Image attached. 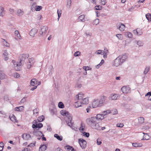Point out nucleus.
<instances>
[{
  "label": "nucleus",
  "instance_id": "f257e3e1",
  "mask_svg": "<svg viewBox=\"0 0 151 151\" xmlns=\"http://www.w3.org/2000/svg\"><path fill=\"white\" fill-rule=\"evenodd\" d=\"M102 114H98L96 117H91L86 119V122L92 128L99 130L101 129L98 123L99 119H103L104 118Z\"/></svg>",
  "mask_w": 151,
  "mask_h": 151
},
{
  "label": "nucleus",
  "instance_id": "f03ea898",
  "mask_svg": "<svg viewBox=\"0 0 151 151\" xmlns=\"http://www.w3.org/2000/svg\"><path fill=\"white\" fill-rule=\"evenodd\" d=\"M29 57V55L28 54H22L20 55L19 59L20 60L19 63L13 60L12 62L13 63V67L17 71L19 70H20L21 65L24 64L25 60Z\"/></svg>",
  "mask_w": 151,
  "mask_h": 151
},
{
  "label": "nucleus",
  "instance_id": "7ed1b4c3",
  "mask_svg": "<svg viewBox=\"0 0 151 151\" xmlns=\"http://www.w3.org/2000/svg\"><path fill=\"white\" fill-rule=\"evenodd\" d=\"M106 96H101L99 99H94L92 102V107L93 108H96L103 106L107 100Z\"/></svg>",
  "mask_w": 151,
  "mask_h": 151
},
{
  "label": "nucleus",
  "instance_id": "20e7f679",
  "mask_svg": "<svg viewBox=\"0 0 151 151\" xmlns=\"http://www.w3.org/2000/svg\"><path fill=\"white\" fill-rule=\"evenodd\" d=\"M60 114L62 115L65 116V118L67 124L69 126L73 129V123L72 122V118L71 114L65 110H62L60 111Z\"/></svg>",
  "mask_w": 151,
  "mask_h": 151
},
{
  "label": "nucleus",
  "instance_id": "39448f33",
  "mask_svg": "<svg viewBox=\"0 0 151 151\" xmlns=\"http://www.w3.org/2000/svg\"><path fill=\"white\" fill-rule=\"evenodd\" d=\"M48 28L46 26H44L41 28V31L39 32V37H42L46 33Z\"/></svg>",
  "mask_w": 151,
  "mask_h": 151
},
{
  "label": "nucleus",
  "instance_id": "423d86ee",
  "mask_svg": "<svg viewBox=\"0 0 151 151\" xmlns=\"http://www.w3.org/2000/svg\"><path fill=\"white\" fill-rule=\"evenodd\" d=\"M78 142L82 149L85 148L86 146L87 142L86 141L82 139H79Z\"/></svg>",
  "mask_w": 151,
  "mask_h": 151
},
{
  "label": "nucleus",
  "instance_id": "0eeeda50",
  "mask_svg": "<svg viewBox=\"0 0 151 151\" xmlns=\"http://www.w3.org/2000/svg\"><path fill=\"white\" fill-rule=\"evenodd\" d=\"M119 58L118 57L114 60L113 63V66L117 67L122 64Z\"/></svg>",
  "mask_w": 151,
  "mask_h": 151
},
{
  "label": "nucleus",
  "instance_id": "6e6552de",
  "mask_svg": "<svg viewBox=\"0 0 151 151\" xmlns=\"http://www.w3.org/2000/svg\"><path fill=\"white\" fill-rule=\"evenodd\" d=\"M121 91L124 93H127L130 91V88L129 87L125 86L122 87L121 89Z\"/></svg>",
  "mask_w": 151,
  "mask_h": 151
},
{
  "label": "nucleus",
  "instance_id": "1a4fd4ad",
  "mask_svg": "<svg viewBox=\"0 0 151 151\" xmlns=\"http://www.w3.org/2000/svg\"><path fill=\"white\" fill-rule=\"evenodd\" d=\"M116 27L121 31H123L125 29V26L122 23H119L116 24Z\"/></svg>",
  "mask_w": 151,
  "mask_h": 151
},
{
  "label": "nucleus",
  "instance_id": "9d476101",
  "mask_svg": "<svg viewBox=\"0 0 151 151\" xmlns=\"http://www.w3.org/2000/svg\"><path fill=\"white\" fill-rule=\"evenodd\" d=\"M7 76L1 70H0V84L1 82V80L6 79Z\"/></svg>",
  "mask_w": 151,
  "mask_h": 151
},
{
  "label": "nucleus",
  "instance_id": "9b49d317",
  "mask_svg": "<svg viewBox=\"0 0 151 151\" xmlns=\"http://www.w3.org/2000/svg\"><path fill=\"white\" fill-rule=\"evenodd\" d=\"M84 97V94L81 93H79L76 95L75 99L76 100L81 101Z\"/></svg>",
  "mask_w": 151,
  "mask_h": 151
},
{
  "label": "nucleus",
  "instance_id": "f8f14e48",
  "mask_svg": "<svg viewBox=\"0 0 151 151\" xmlns=\"http://www.w3.org/2000/svg\"><path fill=\"white\" fill-rule=\"evenodd\" d=\"M33 133L34 135L37 136H44V135L42 133L38 130L35 129L33 132Z\"/></svg>",
  "mask_w": 151,
  "mask_h": 151
},
{
  "label": "nucleus",
  "instance_id": "ddd939ff",
  "mask_svg": "<svg viewBox=\"0 0 151 151\" xmlns=\"http://www.w3.org/2000/svg\"><path fill=\"white\" fill-rule=\"evenodd\" d=\"M37 30L35 28L32 29L29 32V34L32 37H34L37 32Z\"/></svg>",
  "mask_w": 151,
  "mask_h": 151
},
{
  "label": "nucleus",
  "instance_id": "4468645a",
  "mask_svg": "<svg viewBox=\"0 0 151 151\" xmlns=\"http://www.w3.org/2000/svg\"><path fill=\"white\" fill-rule=\"evenodd\" d=\"M133 33L134 34L138 35H141L142 34V29L139 28L134 30Z\"/></svg>",
  "mask_w": 151,
  "mask_h": 151
},
{
  "label": "nucleus",
  "instance_id": "2eb2a0df",
  "mask_svg": "<svg viewBox=\"0 0 151 151\" xmlns=\"http://www.w3.org/2000/svg\"><path fill=\"white\" fill-rule=\"evenodd\" d=\"M119 96V95L118 94L112 93L110 95L109 99L111 100H115L117 99Z\"/></svg>",
  "mask_w": 151,
  "mask_h": 151
},
{
  "label": "nucleus",
  "instance_id": "dca6fc26",
  "mask_svg": "<svg viewBox=\"0 0 151 151\" xmlns=\"http://www.w3.org/2000/svg\"><path fill=\"white\" fill-rule=\"evenodd\" d=\"M118 57H120L119 58L120 60L122 63L124 62L126 60L127 58V55L125 54L119 56Z\"/></svg>",
  "mask_w": 151,
  "mask_h": 151
},
{
  "label": "nucleus",
  "instance_id": "f3484780",
  "mask_svg": "<svg viewBox=\"0 0 151 151\" xmlns=\"http://www.w3.org/2000/svg\"><path fill=\"white\" fill-rule=\"evenodd\" d=\"M89 100L88 97H84L81 101L82 104H87L88 103Z\"/></svg>",
  "mask_w": 151,
  "mask_h": 151
},
{
  "label": "nucleus",
  "instance_id": "a211bd4d",
  "mask_svg": "<svg viewBox=\"0 0 151 151\" xmlns=\"http://www.w3.org/2000/svg\"><path fill=\"white\" fill-rule=\"evenodd\" d=\"M43 127V124L42 123H39L34 124L32 125V127L33 128H40Z\"/></svg>",
  "mask_w": 151,
  "mask_h": 151
},
{
  "label": "nucleus",
  "instance_id": "6ab92c4d",
  "mask_svg": "<svg viewBox=\"0 0 151 151\" xmlns=\"http://www.w3.org/2000/svg\"><path fill=\"white\" fill-rule=\"evenodd\" d=\"M22 136L23 139L26 140H28L31 138V136L29 134H24Z\"/></svg>",
  "mask_w": 151,
  "mask_h": 151
},
{
  "label": "nucleus",
  "instance_id": "aec40b11",
  "mask_svg": "<svg viewBox=\"0 0 151 151\" xmlns=\"http://www.w3.org/2000/svg\"><path fill=\"white\" fill-rule=\"evenodd\" d=\"M47 148V145H41L39 149V150L40 151V149L41 151H45Z\"/></svg>",
  "mask_w": 151,
  "mask_h": 151
},
{
  "label": "nucleus",
  "instance_id": "412c9836",
  "mask_svg": "<svg viewBox=\"0 0 151 151\" xmlns=\"http://www.w3.org/2000/svg\"><path fill=\"white\" fill-rule=\"evenodd\" d=\"M24 14V11L21 9H19L17 10L16 14L18 16H22Z\"/></svg>",
  "mask_w": 151,
  "mask_h": 151
},
{
  "label": "nucleus",
  "instance_id": "4be33fe9",
  "mask_svg": "<svg viewBox=\"0 0 151 151\" xmlns=\"http://www.w3.org/2000/svg\"><path fill=\"white\" fill-rule=\"evenodd\" d=\"M109 52L108 49L106 47H104V51L103 52V54L104 55V58H106L107 57V54L109 53Z\"/></svg>",
  "mask_w": 151,
  "mask_h": 151
},
{
  "label": "nucleus",
  "instance_id": "5701e85b",
  "mask_svg": "<svg viewBox=\"0 0 151 151\" xmlns=\"http://www.w3.org/2000/svg\"><path fill=\"white\" fill-rule=\"evenodd\" d=\"M4 55V59L5 60H8L9 58L8 54L6 50H4L3 53Z\"/></svg>",
  "mask_w": 151,
  "mask_h": 151
},
{
  "label": "nucleus",
  "instance_id": "b1692460",
  "mask_svg": "<svg viewBox=\"0 0 151 151\" xmlns=\"http://www.w3.org/2000/svg\"><path fill=\"white\" fill-rule=\"evenodd\" d=\"M45 119L44 116L43 115H42L38 117V119L35 120L36 123H38L39 122H41L43 121Z\"/></svg>",
  "mask_w": 151,
  "mask_h": 151
},
{
  "label": "nucleus",
  "instance_id": "393cba45",
  "mask_svg": "<svg viewBox=\"0 0 151 151\" xmlns=\"http://www.w3.org/2000/svg\"><path fill=\"white\" fill-rule=\"evenodd\" d=\"M37 81L36 79L33 78L30 81V84L32 86H35L37 84Z\"/></svg>",
  "mask_w": 151,
  "mask_h": 151
},
{
  "label": "nucleus",
  "instance_id": "a878e982",
  "mask_svg": "<svg viewBox=\"0 0 151 151\" xmlns=\"http://www.w3.org/2000/svg\"><path fill=\"white\" fill-rule=\"evenodd\" d=\"M65 148L67 149V150L69 151H76V150H75L73 147L70 145H66L65 146Z\"/></svg>",
  "mask_w": 151,
  "mask_h": 151
},
{
  "label": "nucleus",
  "instance_id": "bb28decb",
  "mask_svg": "<svg viewBox=\"0 0 151 151\" xmlns=\"http://www.w3.org/2000/svg\"><path fill=\"white\" fill-rule=\"evenodd\" d=\"M15 110L18 111H22L24 110V107L22 106H20L19 107H16L15 108Z\"/></svg>",
  "mask_w": 151,
  "mask_h": 151
},
{
  "label": "nucleus",
  "instance_id": "cd10ccee",
  "mask_svg": "<svg viewBox=\"0 0 151 151\" xmlns=\"http://www.w3.org/2000/svg\"><path fill=\"white\" fill-rule=\"evenodd\" d=\"M82 104L81 103V101H78L75 102V106L76 108H78L81 106Z\"/></svg>",
  "mask_w": 151,
  "mask_h": 151
},
{
  "label": "nucleus",
  "instance_id": "c85d7f7f",
  "mask_svg": "<svg viewBox=\"0 0 151 151\" xmlns=\"http://www.w3.org/2000/svg\"><path fill=\"white\" fill-rule=\"evenodd\" d=\"M54 137L60 141H61L63 139V137L62 136H59L57 134H55L54 135Z\"/></svg>",
  "mask_w": 151,
  "mask_h": 151
},
{
  "label": "nucleus",
  "instance_id": "c756f323",
  "mask_svg": "<svg viewBox=\"0 0 151 151\" xmlns=\"http://www.w3.org/2000/svg\"><path fill=\"white\" fill-rule=\"evenodd\" d=\"M4 9L2 6H0V16H3L4 15Z\"/></svg>",
  "mask_w": 151,
  "mask_h": 151
},
{
  "label": "nucleus",
  "instance_id": "7c9ffc66",
  "mask_svg": "<svg viewBox=\"0 0 151 151\" xmlns=\"http://www.w3.org/2000/svg\"><path fill=\"white\" fill-rule=\"evenodd\" d=\"M132 145L133 146L135 147H141L142 146L141 143H139L137 142L133 143Z\"/></svg>",
  "mask_w": 151,
  "mask_h": 151
},
{
  "label": "nucleus",
  "instance_id": "2f4dec72",
  "mask_svg": "<svg viewBox=\"0 0 151 151\" xmlns=\"http://www.w3.org/2000/svg\"><path fill=\"white\" fill-rule=\"evenodd\" d=\"M138 119V120L139 123V124H142L144 122L145 119L144 118L142 117H139Z\"/></svg>",
  "mask_w": 151,
  "mask_h": 151
},
{
  "label": "nucleus",
  "instance_id": "473e14b6",
  "mask_svg": "<svg viewBox=\"0 0 151 151\" xmlns=\"http://www.w3.org/2000/svg\"><path fill=\"white\" fill-rule=\"evenodd\" d=\"M125 36L126 37L131 38L132 36V34L129 32H127L125 33Z\"/></svg>",
  "mask_w": 151,
  "mask_h": 151
},
{
  "label": "nucleus",
  "instance_id": "72a5a7b5",
  "mask_svg": "<svg viewBox=\"0 0 151 151\" xmlns=\"http://www.w3.org/2000/svg\"><path fill=\"white\" fill-rule=\"evenodd\" d=\"M111 113V111L110 110H107L106 111H104L102 112V114L104 117L106 115L109 114Z\"/></svg>",
  "mask_w": 151,
  "mask_h": 151
},
{
  "label": "nucleus",
  "instance_id": "f704fd0d",
  "mask_svg": "<svg viewBox=\"0 0 151 151\" xmlns=\"http://www.w3.org/2000/svg\"><path fill=\"white\" fill-rule=\"evenodd\" d=\"M29 62L28 63L33 65L35 62V60L34 58H29Z\"/></svg>",
  "mask_w": 151,
  "mask_h": 151
},
{
  "label": "nucleus",
  "instance_id": "c9c22d12",
  "mask_svg": "<svg viewBox=\"0 0 151 151\" xmlns=\"http://www.w3.org/2000/svg\"><path fill=\"white\" fill-rule=\"evenodd\" d=\"M71 4V0H67L66 7L67 8L69 9L70 8Z\"/></svg>",
  "mask_w": 151,
  "mask_h": 151
},
{
  "label": "nucleus",
  "instance_id": "e433bc0d",
  "mask_svg": "<svg viewBox=\"0 0 151 151\" xmlns=\"http://www.w3.org/2000/svg\"><path fill=\"white\" fill-rule=\"evenodd\" d=\"M78 19L81 21L84 22L85 21V16L84 15H82L79 16L78 17Z\"/></svg>",
  "mask_w": 151,
  "mask_h": 151
},
{
  "label": "nucleus",
  "instance_id": "4c0bfd02",
  "mask_svg": "<svg viewBox=\"0 0 151 151\" xmlns=\"http://www.w3.org/2000/svg\"><path fill=\"white\" fill-rule=\"evenodd\" d=\"M143 133L144 134L143 136V139L148 140L149 139L150 137L148 134H145L144 133Z\"/></svg>",
  "mask_w": 151,
  "mask_h": 151
},
{
  "label": "nucleus",
  "instance_id": "58836bf2",
  "mask_svg": "<svg viewBox=\"0 0 151 151\" xmlns=\"http://www.w3.org/2000/svg\"><path fill=\"white\" fill-rule=\"evenodd\" d=\"M100 22V20L98 19H96L93 21V25H96L98 24Z\"/></svg>",
  "mask_w": 151,
  "mask_h": 151
},
{
  "label": "nucleus",
  "instance_id": "ea45409f",
  "mask_svg": "<svg viewBox=\"0 0 151 151\" xmlns=\"http://www.w3.org/2000/svg\"><path fill=\"white\" fill-rule=\"evenodd\" d=\"M2 40L3 41L2 42H3V44L4 46L7 47L9 46V44L6 41L3 39H2Z\"/></svg>",
  "mask_w": 151,
  "mask_h": 151
},
{
  "label": "nucleus",
  "instance_id": "a19ab883",
  "mask_svg": "<svg viewBox=\"0 0 151 151\" xmlns=\"http://www.w3.org/2000/svg\"><path fill=\"white\" fill-rule=\"evenodd\" d=\"M10 119L14 122H15L17 121L16 117L14 115H12V116L10 117Z\"/></svg>",
  "mask_w": 151,
  "mask_h": 151
},
{
  "label": "nucleus",
  "instance_id": "79ce46f5",
  "mask_svg": "<svg viewBox=\"0 0 151 151\" xmlns=\"http://www.w3.org/2000/svg\"><path fill=\"white\" fill-rule=\"evenodd\" d=\"M58 106L59 108L61 109H63L64 107V106L63 104L61 102H60L58 104Z\"/></svg>",
  "mask_w": 151,
  "mask_h": 151
},
{
  "label": "nucleus",
  "instance_id": "37998d69",
  "mask_svg": "<svg viewBox=\"0 0 151 151\" xmlns=\"http://www.w3.org/2000/svg\"><path fill=\"white\" fill-rule=\"evenodd\" d=\"M149 70L150 67H146L145 68V70L143 72V74H144L145 75L146 74Z\"/></svg>",
  "mask_w": 151,
  "mask_h": 151
},
{
  "label": "nucleus",
  "instance_id": "c03bdc74",
  "mask_svg": "<svg viewBox=\"0 0 151 151\" xmlns=\"http://www.w3.org/2000/svg\"><path fill=\"white\" fill-rule=\"evenodd\" d=\"M39 112V110L38 109H36L33 110V114L37 116L38 115Z\"/></svg>",
  "mask_w": 151,
  "mask_h": 151
},
{
  "label": "nucleus",
  "instance_id": "a18cd8bd",
  "mask_svg": "<svg viewBox=\"0 0 151 151\" xmlns=\"http://www.w3.org/2000/svg\"><path fill=\"white\" fill-rule=\"evenodd\" d=\"M14 35L16 36V37L17 38H19L20 37H21V35L19 33V32L18 31L16 30L14 32Z\"/></svg>",
  "mask_w": 151,
  "mask_h": 151
},
{
  "label": "nucleus",
  "instance_id": "49530a36",
  "mask_svg": "<svg viewBox=\"0 0 151 151\" xmlns=\"http://www.w3.org/2000/svg\"><path fill=\"white\" fill-rule=\"evenodd\" d=\"M42 7L41 6H36L35 7V9L36 11H40Z\"/></svg>",
  "mask_w": 151,
  "mask_h": 151
},
{
  "label": "nucleus",
  "instance_id": "de8ad7c7",
  "mask_svg": "<svg viewBox=\"0 0 151 151\" xmlns=\"http://www.w3.org/2000/svg\"><path fill=\"white\" fill-rule=\"evenodd\" d=\"M57 13L58 14V20H59L61 16V10H58L57 11Z\"/></svg>",
  "mask_w": 151,
  "mask_h": 151
},
{
  "label": "nucleus",
  "instance_id": "09e8293b",
  "mask_svg": "<svg viewBox=\"0 0 151 151\" xmlns=\"http://www.w3.org/2000/svg\"><path fill=\"white\" fill-rule=\"evenodd\" d=\"M4 147V143L2 142L0 143V151H2Z\"/></svg>",
  "mask_w": 151,
  "mask_h": 151
},
{
  "label": "nucleus",
  "instance_id": "8fccbe9b",
  "mask_svg": "<svg viewBox=\"0 0 151 151\" xmlns=\"http://www.w3.org/2000/svg\"><path fill=\"white\" fill-rule=\"evenodd\" d=\"M82 135L83 136H85L87 137H88L89 136V134L88 133L86 132H82Z\"/></svg>",
  "mask_w": 151,
  "mask_h": 151
},
{
  "label": "nucleus",
  "instance_id": "3c124183",
  "mask_svg": "<svg viewBox=\"0 0 151 151\" xmlns=\"http://www.w3.org/2000/svg\"><path fill=\"white\" fill-rule=\"evenodd\" d=\"M80 55L81 52L79 51H77L75 52L74 54V55L75 57L78 56Z\"/></svg>",
  "mask_w": 151,
  "mask_h": 151
},
{
  "label": "nucleus",
  "instance_id": "603ef678",
  "mask_svg": "<svg viewBox=\"0 0 151 151\" xmlns=\"http://www.w3.org/2000/svg\"><path fill=\"white\" fill-rule=\"evenodd\" d=\"M35 143H36L35 141L33 142L30 145H28L27 146V147H34L35 145Z\"/></svg>",
  "mask_w": 151,
  "mask_h": 151
},
{
  "label": "nucleus",
  "instance_id": "864d4df0",
  "mask_svg": "<svg viewBox=\"0 0 151 151\" xmlns=\"http://www.w3.org/2000/svg\"><path fill=\"white\" fill-rule=\"evenodd\" d=\"M103 50H99L95 52V53L98 55L102 54L103 53Z\"/></svg>",
  "mask_w": 151,
  "mask_h": 151
},
{
  "label": "nucleus",
  "instance_id": "5fc2aeb1",
  "mask_svg": "<svg viewBox=\"0 0 151 151\" xmlns=\"http://www.w3.org/2000/svg\"><path fill=\"white\" fill-rule=\"evenodd\" d=\"M146 18L148 20H150L151 19V14H147L146 15Z\"/></svg>",
  "mask_w": 151,
  "mask_h": 151
},
{
  "label": "nucleus",
  "instance_id": "6e6d98bb",
  "mask_svg": "<svg viewBox=\"0 0 151 151\" xmlns=\"http://www.w3.org/2000/svg\"><path fill=\"white\" fill-rule=\"evenodd\" d=\"M111 113H112L113 114H117L118 111L116 109H115L112 110Z\"/></svg>",
  "mask_w": 151,
  "mask_h": 151
},
{
  "label": "nucleus",
  "instance_id": "4d7b16f0",
  "mask_svg": "<svg viewBox=\"0 0 151 151\" xmlns=\"http://www.w3.org/2000/svg\"><path fill=\"white\" fill-rule=\"evenodd\" d=\"M137 45L139 46H141L143 45V43L142 41H139L137 42Z\"/></svg>",
  "mask_w": 151,
  "mask_h": 151
},
{
  "label": "nucleus",
  "instance_id": "13d9d810",
  "mask_svg": "<svg viewBox=\"0 0 151 151\" xmlns=\"http://www.w3.org/2000/svg\"><path fill=\"white\" fill-rule=\"evenodd\" d=\"M102 9V7L100 6H95V9L96 10H100Z\"/></svg>",
  "mask_w": 151,
  "mask_h": 151
},
{
  "label": "nucleus",
  "instance_id": "bf43d9fd",
  "mask_svg": "<svg viewBox=\"0 0 151 151\" xmlns=\"http://www.w3.org/2000/svg\"><path fill=\"white\" fill-rule=\"evenodd\" d=\"M124 126V124L123 123H117L116 124V126L118 127H122Z\"/></svg>",
  "mask_w": 151,
  "mask_h": 151
},
{
  "label": "nucleus",
  "instance_id": "052dcab7",
  "mask_svg": "<svg viewBox=\"0 0 151 151\" xmlns=\"http://www.w3.org/2000/svg\"><path fill=\"white\" fill-rule=\"evenodd\" d=\"M9 12L10 14H13L14 13V9L11 8L9 9Z\"/></svg>",
  "mask_w": 151,
  "mask_h": 151
},
{
  "label": "nucleus",
  "instance_id": "680f3d73",
  "mask_svg": "<svg viewBox=\"0 0 151 151\" xmlns=\"http://www.w3.org/2000/svg\"><path fill=\"white\" fill-rule=\"evenodd\" d=\"M101 142L100 139H97V144L98 145H99L101 144Z\"/></svg>",
  "mask_w": 151,
  "mask_h": 151
},
{
  "label": "nucleus",
  "instance_id": "e2e57ef3",
  "mask_svg": "<svg viewBox=\"0 0 151 151\" xmlns=\"http://www.w3.org/2000/svg\"><path fill=\"white\" fill-rule=\"evenodd\" d=\"M26 101V98L25 97H24L21 100L20 102L22 103H23Z\"/></svg>",
  "mask_w": 151,
  "mask_h": 151
},
{
  "label": "nucleus",
  "instance_id": "0e129e2a",
  "mask_svg": "<svg viewBox=\"0 0 151 151\" xmlns=\"http://www.w3.org/2000/svg\"><path fill=\"white\" fill-rule=\"evenodd\" d=\"M82 84L81 83H78L76 86V87L78 88H81L82 86Z\"/></svg>",
  "mask_w": 151,
  "mask_h": 151
},
{
  "label": "nucleus",
  "instance_id": "69168bd1",
  "mask_svg": "<svg viewBox=\"0 0 151 151\" xmlns=\"http://www.w3.org/2000/svg\"><path fill=\"white\" fill-rule=\"evenodd\" d=\"M89 67L88 66H83V68L86 71L87 70H89Z\"/></svg>",
  "mask_w": 151,
  "mask_h": 151
},
{
  "label": "nucleus",
  "instance_id": "338daca9",
  "mask_svg": "<svg viewBox=\"0 0 151 151\" xmlns=\"http://www.w3.org/2000/svg\"><path fill=\"white\" fill-rule=\"evenodd\" d=\"M50 69H51V70H50V73L52 74L53 72V67H52V66H51V67Z\"/></svg>",
  "mask_w": 151,
  "mask_h": 151
},
{
  "label": "nucleus",
  "instance_id": "774afa93",
  "mask_svg": "<svg viewBox=\"0 0 151 151\" xmlns=\"http://www.w3.org/2000/svg\"><path fill=\"white\" fill-rule=\"evenodd\" d=\"M47 130L49 132H51V128L50 126H48L47 128Z\"/></svg>",
  "mask_w": 151,
  "mask_h": 151
}]
</instances>
